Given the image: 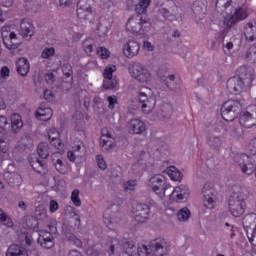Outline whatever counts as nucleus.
<instances>
[{"label":"nucleus","instance_id":"1","mask_svg":"<svg viewBox=\"0 0 256 256\" xmlns=\"http://www.w3.org/2000/svg\"><path fill=\"white\" fill-rule=\"evenodd\" d=\"M224 121H234L239 116V123L246 129L256 125V106L251 105L243 111V104L239 100H227L221 109Z\"/></svg>","mask_w":256,"mask_h":256},{"label":"nucleus","instance_id":"2","mask_svg":"<svg viewBox=\"0 0 256 256\" xmlns=\"http://www.w3.org/2000/svg\"><path fill=\"white\" fill-rule=\"evenodd\" d=\"M255 81V69L250 66H241L236 70V76L227 82L228 89L235 95L247 91Z\"/></svg>","mask_w":256,"mask_h":256},{"label":"nucleus","instance_id":"3","mask_svg":"<svg viewBox=\"0 0 256 256\" xmlns=\"http://www.w3.org/2000/svg\"><path fill=\"white\" fill-rule=\"evenodd\" d=\"M224 17V25L229 29L231 26L235 25V23H239V21H243L247 19V5L238 8L233 13V1L228 0L221 9Z\"/></svg>","mask_w":256,"mask_h":256},{"label":"nucleus","instance_id":"4","mask_svg":"<svg viewBox=\"0 0 256 256\" xmlns=\"http://www.w3.org/2000/svg\"><path fill=\"white\" fill-rule=\"evenodd\" d=\"M169 253V243L165 239H159L151 245L139 244L137 246L138 256H163Z\"/></svg>","mask_w":256,"mask_h":256},{"label":"nucleus","instance_id":"5","mask_svg":"<svg viewBox=\"0 0 256 256\" xmlns=\"http://www.w3.org/2000/svg\"><path fill=\"white\" fill-rule=\"evenodd\" d=\"M2 41L10 51L19 48L21 37L19 36V26L16 24H6L1 28Z\"/></svg>","mask_w":256,"mask_h":256},{"label":"nucleus","instance_id":"6","mask_svg":"<svg viewBox=\"0 0 256 256\" xmlns=\"http://www.w3.org/2000/svg\"><path fill=\"white\" fill-rule=\"evenodd\" d=\"M147 187L159 199H165L167 191L173 186L167 182V178L163 174H153L148 178Z\"/></svg>","mask_w":256,"mask_h":256},{"label":"nucleus","instance_id":"7","mask_svg":"<svg viewBox=\"0 0 256 256\" xmlns=\"http://www.w3.org/2000/svg\"><path fill=\"white\" fill-rule=\"evenodd\" d=\"M126 31L132 35H145L151 31V22L141 15L131 16L126 22Z\"/></svg>","mask_w":256,"mask_h":256},{"label":"nucleus","instance_id":"8","mask_svg":"<svg viewBox=\"0 0 256 256\" xmlns=\"http://www.w3.org/2000/svg\"><path fill=\"white\" fill-rule=\"evenodd\" d=\"M138 103L141 108L142 113L149 115L153 113L155 105H157V99L153 94V90L149 87H143L138 92Z\"/></svg>","mask_w":256,"mask_h":256},{"label":"nucleus","instance_id":"9","mask_svg":"<svg viewBox=\"0 0 256 256\" xmlns=\"http://www.w3.org/2000/svg\"><path fill=\"white\" fill-rule=\"evenodd\" d=\"M128 73L138 83L149 84L153 81V74L147 66L141 63H132L128 66Z\"/></svg>","mask_w":256,"mask_h":256},{"label":"nucleus","instance_id":"10","mask_svg":"<svg viewBox=\"0 0 256 256\" xmlns=\"http://www.w3.org/2000/svg\"><path fill=\"white\" fill-rule=\"evenodd\" d=\"M247 203L245 198L239 192H233L228 200V211L232 217H243Z\"/></svg>","mask_w":256,"mask_h":256},{"label":"nucleus","instance_id":"11","mask_svg":"<svg viewBox=\"0 0 256 256\" xmlns=\"http://www.w3.org/2000/svg\"><path fill=\"white\" fill-rule=\"evenodd\" d=\"M121 253H126L129 256L137 255V247L133 241H127L122 246L119 244V240L113 239L108 250L109 256H119Z\"/></svg>","mask_w":256,"mask_h":256},{"label":"nucleus","instance_id":"12","mask_svg":"<svg viewBox=\"0 0 256 256\" xmlns=\"http://www.w3.org/2000/svg\"><path fill=\"white\" fill-rule=\"evenodd\" d=\"M202 201L206 209H215V184L206 182L202 188Z\"/></svg>","mask_w":256,"mask_h":256},{"label":"nucleus","instance_id":"13","mask_svg":"<svg viewBox=\"0 0 256 256\" xmlns=\"http://www.w3.org/2000/svg\"><path fill=\"white\" fill-rule=\"evenodd\" d=\"M168 197L172 203H183V201H187L191 197V190L188 186L181 184L174 187Z\"/></svg>","mask_w":256,"mask_h":256},{"label":"nucleus","instance_id":"14","mask_svg":"<svg viewBox=\"0 0 256 256\" xmlns=\"http://www.w3.org/2000/svg\"><path fill=\"white\" fill-rule=\"evenodd\" d=\"M91 0H80L77 5V17L80 21H89L93 19V7H91Z\"/></svg>","mask_w":256,"mask_h":256},{"label":"nucleus","instance_id":"15","mask_svg":"<svg viewBox=\"0 0 256 256\" xmlns=\"http://www.w3.org/2000/svg\"><path fill=\"white\" fill-rule=\"evenodd\" d=\"M242 225L247 233L250 243H253L256 235V214L250 213L244 216Z\"/></svg>","mask_w":256,"mask_h":256},{"label":"nucleus","instance_id":"16","mask_svg":"<svg viewBox=\"0 0 256 256\" xmlns=\"http://www.w3.org/2000/svg\"><path fill=\"white\" fill-rule=\"evenodd\" d=\"M85 155H87V148L81 140H78L72 146V150L68 151L67 153V157L71 163H75L77 159H85Z\"/></svg>","mask_w":256,"mask_h":256},{"label":"nucleus","instance_id":"17","mask_svg":"<svg viewBox=\"0 0 256 256\" xmlns=\"http://www.w3.org/2000/svg\"><path fill=\"white\" fill-rule=\"evenodd\" d=\"M132 213L137 223H145L149 219V213L151 210L147 204L134 203L132 206Z\"/></svg>","mask_w":256,"mask_h":256},{"label":"nucleus","instance_id":"18","mask_svg":"<svg viewBox=\"0 0 256 256\" xmlns=\"http://www.w3.org/2000/svg\"><path fill=\"white\" fill-rule=\"evenodd\" d=\"M127 131L129 135H143L147 131V124L140 118H132L128 121Z\"/></svg>","mask_w":256,"mask_h":256},{"label":"nucleus","instance_id":"19","mask_svg":"<svg viewBox=\"0 0 256 256\" xmlns=\"http://www.w3.org/2000/svg\"><path fill=\"white\" fill-rule=\"evenodd\" d=\"M122 51L124 57L127 59H133L139 55L141 45L136 40H128L125 44H123Z\"/></svg>","mask_w":256,"mask_h":256},{"label":"nucleus","instance_id":"20","mask_svg":"<svg viewBox=\"0 0 256 256\" xmlns=\"http://www.w3.org/2000/svg\"><path fill=\"white\" fill-rule=\"evenodd\" d=\"M48 139L50 144L59 151V155L65 153V144L61 142V134L56 128H50L48 130Z\"/></svg>","mask_w":256,"mask_h":256},{"label":"nucleus","instance_id":"21","mask_svg":"<svg viewBox=\"0 0 256 256\" xmlns=\"http://www.w3.org/2000/svg\"><path fill=\"white\" fill-rule=\"evenodd\" d=\"M238 165L244 175H253L255 173V164L249 160V156L242 154L238 158Z\"/></svg>","mask_w":256,"mask_h":256},{"label":"nucleus","instance_id":"22","mask_svg":"<svg viewBox=\"0 0 256 256\" xmlns=\"http://www.w3.org/2000/svg\"><path fill=\"white\" fill-rule=\"evenodd\" d=\"M38 243L43 247V249H52V247H55L53 235L46 230H41L39 232Z\"/></svg>","mask_w":256,"mask_h":256},{"label":"nucleus","instance_id":"23","mask_svg":"<svg viewBox=\"0 0 256 256\" xmlns=\"http://www.w3.org/2000/svg\"><path fill=\"white\" fill-rule=\"evenodd\" d=\"M100 145L103 147V149H105V151H110V149L115 147V140H113V135H111V132H109V129L107 128H103L101 131Z\"/></svg>","mask_w":256,"mask_h":256},{"label":"nucleus","instance_id":"24","mask_svg":"<svg viewBox=\"0 0 256 256\" xmlns=\"http://www.w3.org/2000/svg\"><path fill=\"white\" fill-rule=\"evenodd\" d=\"M127 5L129 7L134 6L136 13L138 15L147 14V9L151 5V0H128Z\"/></svg>","mask_w":256,"mask_h":256},{"label":"nucleus","instance_id":"25","mask_svg":"<svg viewBox=\"0 0 256 256\" xmlns=\"http://www.w3.org/2000/svg\"><path fill=\"white\" fill-rule=\"evenodd\" d=\"M20 33L24 39H31L35 35V27L28 19H22Z\"/></svg>","mask_w":256,"mask_h":256},{"label":"nucleus","instance_id":"26","mask_svg":"<svg viewBox=\"0 0 256 256\" xmlns=\"http://www.w3.org/2000/svg\"><path fill=\"white\" fill-rule=\"evenodd\" d=\"M51 117H53V109L43 104L37 108L36 118L39 121H50Z\"/></svg>","mask_w":256,"mask_h":256},{"label":"nucleus","instance_id":"27","mask_svg":"<svg viewBox=\"0 0 256 256\" xmlns=\"http://www.w3.org/2000/svg\"><path fill=\"white\" fill-rule=\"evenodd\" d=\"M246 41H256V20H251L244 27Z\"/></svg>","mask_w":256,"mask_h":256},{"label":"nucleus","instance_id":"28","mask_svg":"<svg viewBox=\"0 0 256 256\" xmlns=\"http://www.w3.org/2000/svg\"><path fill=\"white\" fill-rule=\"evenodd\" d=\"M166 175L171 179V181H176L181 183L183 181V173L177 169L175 166H169L165 169Z\"/></svg>","mask_w":256,"mask_h":256},{"label":"nucleus","instance_id":"29","mask_svg":"<svg viewBox=\"0 0 256 256\" xmlns=\"http://www.w3.org/2000/svg\"><path fill=\"white\" fill-rule=\"evenodd\" d=\"M28 161L31 165V167L34 169V171H37V173H43V169H46L45 162L38 159V157L35 154H31L28 157Z\"/></svg>","mask_w":256,"mask_h":256},{"label":"nucleus","instance_id":"30","mask_svg":"<svg viewBox=\"0 0 256 256\" xmlns=\"http://www.w3.org/2000/svg\"><path fill=\"white\" fill-rule=\"evenodd\" d=\"M16 69L22 77L27 76L30 69L29 60H27V58H19L16 62Z\"/></svg>","mask_w":256,"mask_h":256},{"label":"nucleus","instance_id":"31","mask_svg":"<svg viewBox=\"0 0 256 256\" xmlns=\"http://www.w3.org/2000/svg\"><path fill=\"white\" fill-rule=\"evenodd\" d=\"M6 256H29V254L23 246L13 244L7 249Z\"/></svg>","mask_w":256,"mask_h":256},{"label":"nucleus","instance_id":"32","mask_svg":"<svg viewBox=\"0 0 256 256\" xmlns=\"http://www.w3.org/2000/svg\"><path fill=\"white\" fill-rule=\"evenodd\" d=\"M10 120H11V129L13 133H19V131H21L23 127V118L21 117V115L17 113L12 114L10 117Z\"/></svg>","mask_w":256,"mask_h":256},{"label":"nucleus","instance_id":"33","mask_svg":"<svg viewBox=\"0 0 256 256\" xmlns=\"http://www.w3.org/2000/svg\"><path fill=\"white\" fill-rule=\"evenodd\" d=\"M166 86L170 91H181V82L175 79V75L171 74L166 78Z\"/></svg>","mask_w":256,"mask_h":256},{"label":"nucleus","instance_id":"34","mask_svg":"<svg viewBox=\"0 0 256 256\" xmlns=\"http://www.w3.org/2000/svg\"><path fill=\"white\" fill-rule=\"evenodd\" d=\"M53 163H54V167H55L56 171H58V173H61L62 175H67V173H69V164L67 163V161H63L60 158H58L55 161V158H53Z\"/></svg>","mask_w":256,"mask_h":256},{"label":"nucleus","instance_id":"35","mask_svg":"<svg viewBox=\"0 0 256 256\" xmlns=\"http://www.w3.org/2000/svg\"><path fill=\"white\" fill-rule=\"evenodd\" d=\"M0 153L6 155V159H11L9 156V140L5 137V134L0 132Z\"/></svg>","mask_w":256,"mask_h":256},{"label":"nucleus","instance_id":"36","mask_svg":"<svg viewBox=\"0 0 256 256\" xmlns=\"http://www.w3.org/2000/svg\"><path fill=\"white\" fill-rule=\"evenodd\" d=\"M241 59L244 61H252V63H256V46H252L248 50H245L241 54Z\"/></svg>","mask_w":256,"mask_h":256},{"label":"nucleus","instance_id":"37","mask_svg":"<svg viewBox=\"0 0 256 256\" xmlns=\"http://www.w3.org/2000/svg\"><path fill=\"white\" fill-rule=\"evenodd\" d=\"M37 153L41 159H47L49 155H51V149L49 148V144L42 142L37 147Z\"/></svg>","mask_w":256,"mask_h":256},{"label":"nucleus","instance_id":"38","mask_svg":"<svg viewBox=\"0 0 256 256\" xmlns=\"http://www.w3.org/2000/svg\"><path fill=\"white\" fill-rule=\"evenodd\" d=\"M104 223L108 229H113L117 227V223L115 222V218L111 214V210H106L103 215Z\"/></svg>","mask_w":256,"mask_h":256},{"label":"nucleus","instance_id":"39","mask_svg":"<svg viewBox=\"0 0 256 256\" xmlns=\"http://www.w3.org/2000/svg\"><path fill=\"white\" fill-rule=\"evenodd\" d=\"M177 219L180 221V223H185V221H189L191 219V210L187 207L181 208L177 212Z\"/></svg>","mask_w":256,"mask_h":256},{"label":"nucleus","instance_id":"40","mask_svg":"<svg viewBox=\"0 0 256 256\" xmlns=\"http://www.w3.org/2000/svg\"><path fill=\"white\" fill-rule=\"evenodd\" d=\"M82 47L87 55H91L93 53V47H95V40L93 38H87L84 40Z\"/></svg>","mask_w":256,"mask_h":256},{"label":"nucleus","instance_id":"41","mask_svg":"<svg viewBox=\"0 0 256 256\" xmlns=\"http://www.w3.org/2000/svg\"><path fill=\"white\" fill-rule=\"evenodd\" d=\"M0 222L6 227H13V220L9 217L3 209L0 208Z\"/></svg>","mask_w":256,"mask_h":256},{"label":"nucleus","instance_id":"42","mask_svg":"<svg viewBox=\"0 0 256 256\" xmlns=\"http://www.w3.org/2000/svg\"><path fill=\"white\" fill-rule=\"evenodd\" d=\"M119 85V81L115 78H104L103 87L104 89H115Z\"/></svg>","mask_w":256,"mask_h":256},{"label":"nucleus","instance_id":"43","mask_svg":"<svg viewBox=\"0 0 256 256\" xmlns=\"http://www.w3.org/2000/svg\"><path fill=\"white\" fill-rule=\"evenodd\" d=\"M115 71H117V66L113 64L106 66L103 72L104 79H113V73H115Z\"/></svg>","mask_w":256,"mask_h":256},{"label":"nucleus","instance_id":"44","mask_svg":"<svg viewBox=\"0 0 256 256\" xmlns=\"http://www.w3.org/2000/svg\"><path fill=\"white\" fill-rule=\"evenodd\" d=\"M96 54L98 57H100V59H109V57H111V51H109V49L106 47H98Z\"/></svg>","mask_w":256,"mask_h":256},{"label":"nucleus","instance_id":"45","mask_svg":"<svg viewBox=\"0 0 256 256\" xmlns=\"http://www.w3.org/2000/svg\"><path fill=\"white\" fill-rule=\"evenodd\" d=\"M35 217L40 219V221H43L44 219H47V210L44 206H38L35 210Z\"/></svg>","mask_w":256,"mask_h":256},{"label":"nucleus","instance_id":"46","mask_svg":"<svg viewBox=\"0 0 256 256\" xmlns=\"http://www.w3.org/2000/svg\"><path fill=\"white\" fill-rule=\"evenodd\" d=\"M71 201L75 207H81V198H79V190L75 189L71 193Z\"/></svg>","mask_w":256,"mask_h":256},{"label":"nucleus","instance_id":"47","mask_svg":"<svg viewBox=\"0 0 256 256\" xmlns=\"http://www.w3.org/2000/svg\"><path fill=\"white\" fill-rule=\"evenodd\" d=\"M162 117H165L166 119H169L171 115H173V106L171 104H166L162 107Z\"/></svg>","mask_w":256,"mask_h":256},{"label":"nucleus","instance_id":"48","mask_svg":"<svg viewBox=\"0 0 256 256\" xmlns=\"http://www.w3.org/2000/svg\"><path fill=\"white\" fill-rule=\"evenodd\" d=\"M55 55V48L50 47V48H44L41 57L42 59H50V57H53Z\"/></svg>","mask_w":256,"mask_h":256},{"label":"nucleus","instance_id":"49","mask_svg":"<svg viewBox=\"0 0 256 256\" xmlns=\"http://www.w3.org/2000/svg\"><path fill=\"white\" fill-rule=\"evenodd\" d=\"M96 163L99 169H101L102 171H105V169H107V162H105V158H103L102 155L96 156Z\"/></svg>","mask_w":256,"mask_h":256},{"label":"nucleus","instance_id":"50","mask_svg":"<svg viewBox=\"0 0 256 256\" xmlns=\"http://www.w3.org/2000/svg\"><path fill=\"white\" fill-rule=\"evenodd\" d=\"M124 191H135V187H137V181L136 180H128L126 183H124Z\"/></svg>","mask_w":256,"mask_h":256},{"label":"nucleus","instance_id":"51","mask_svg":"<svg viewBox=\"0 0 256 256\" xmlns=\"http://www.w3.org/2000/svg\"><path fill=\"white\" fill-rule=\"evenodd\" d=\"M107 101H108V109H115V105H117V103H119V100H118L117 96H115V95L108 96Z\"/></svg>","mask_w":256,"mask_h":256},{"label":"nucleus","instance_id":"52","mask_svg":"<svg viewBox=\"0 0 256 256\" xmlns=\"http://www.w3.org/2000/svg\"><path fill=\"white\" fill-rule=\"evenodd\" d=\"M48 208L50 213H57L59 211V203L56 200H51Z\"/></svg>","mask_w":256,"mask_h":256},{"label":"nucleus","instance_id":"53","mask_svg":"<svg viewBox=\"0 0 256 256\" xmlns=\"http://www.w3.org/2000/svg\"><path fill=\"white\" fill-rule=\"evenodd\" d=\"M0 129H9V119L6 116H0Z\"/></svg>","mask_w":256,"mask_h":256},{"label":"nucleus","instance_id":"54","mask_svg":"<svg viewBox=\"0 0 256 256\" xmlns=\"http://www.w3.org/2000/svg\"><path fill=\"white\" fill-rule=\"evenodd\" d=\"M143 49L144 51H148L149 53H151L155 51V45H153V43L146 40L143 42Z\"/></svg>","mask_w":256,"mask_h":256},{"label":"nucleus","instance_id":"55","mask_svg":"<svg viewBox=\"0 0 256 256\" xmlns=\"http://www.w3.org/2000/svg\"><path fill=\"white\" fill-rule=\"evenodd\" d=\"M247 149L250 155H256V138L250 141Z\"/></svg>","mask_w":256,"mask_h":256},{"label":"nucleus","instance_id":"56","mask_svg":"<svg viewBox=\"0 0 256 256\" xmlns=\"http://www.w3.org/2000/svg\"><path fill=\"white\" fill-rule=\"evenodd\" d=\"M48 227H49L51 233H55L57 231V220L50 219Z\"/></svg>","mask_w":256,"mask_h":256},{"label":"nucleus","instance_id":"57","mask_svg":"<svg viewBox=\"0 0 256 256\" xmlns=\"http://www.w3.org/2000/svg\"><path fill=\"white\" fill-rule=\"evenodd\" d=\"M97 30L100 35H107V33L109 32V28H107V26H103V24L101 23L97 25Z\"/></svg>","mask_w":256,"mask_h":256},{"label":"nucleus","instance_id":"58","mask_svg":"<svg viewBox=\"0 0 256 256\" xmlns=\"http://www.w3.org/2000/svg\"><path fill=\"white\" fill-rule=\"evenodd\" d=\"M54 98L55 96L53 95V92L51 90L44 91V99H46V101H53Z\"/></svg>","mask_w":256,"mask_h":256},{"label":"nucleus","instance_id":"59","mask_svg":"<svg viewBox=\"0 0 256 256\" xmlns=\"http://www.w3.org/2000/svg\"><path fill=\"white\" fill-rule=\"evenodd\" d=\"M62 71L66 77H71V65H64Z\"/></svg>","mask_w":256,"mask_h":256},{"label":"nucleus","instance_id":"60","mask_svg":"<svg viewBox=\"0 0 256 256\" xmlns=\"http://www.w3.org/2000/svg\"><path fill=\"white\" fill-rule=\"evenodd\" d=\"M13 3H15V0H0V5L3 7H13Z\"/></svg>","mask_w":256,"mask_h":256},{"label":"nucleus","instance_id":"61","mask_svg":"<svg viewBox=\"0 0 256 256\" xmlns=\"http://www.w3.org/2000/svg\"><path fill=\"white\" fill-rule=\"evenodd\" d=\"M60 7H69L73 0H58Z\"/></svg>","mask_w":256,"mask_h":256},{"label":"nucleus","instance_id":"62","mask_svg":"<svg viewBox=\"0 0 256 256\" xmlns=\"http://www.w3.org/2000/svg\"><path fill=\"white\" fill-rule=\"evenodd\" d=\"M1 75L2 77H9V68L7 66L2 67Z\"/></svg>","mask_w":256,"mask_h":256},{"label":"nucleus","instance_id":"63","mask_svg":"<svg viewBox=\"0 0 256 256\" xmlns=\"http://www.w3.org/2000/svg\"><path fill=\"white\" fill-rule=\"evenodd\" d=\"M113 1H111V0H108V1H106V2H104L103 3V9H111V7H113Z\"/></svg>","mask_w":256,"mask_h":256},{"label":"nucleus","instance_id":"64","mask_svg":"<svg viewBox=\"0 0 256 256\" xmlns=\"http://www.w3.org/2000/svg\"><path fill=\"white\" fill-rule=\"evenodd\" d=\"M68 256H83V254H81V252H79L77 250H71L69 252Z\"/></svg>","mask_w":256,"mask_h":256}]
</instances>
